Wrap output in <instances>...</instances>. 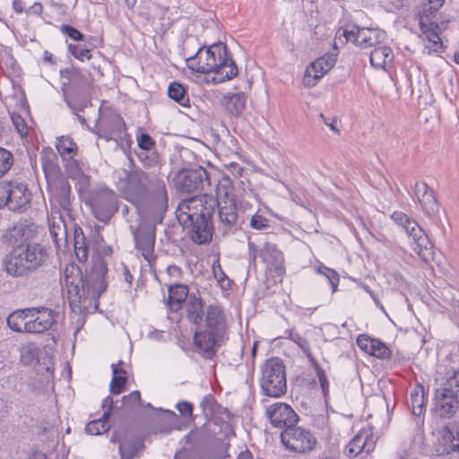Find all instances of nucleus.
<instances>
[{
    "instance_id": "f257e3e1",
    "label": "nucleus",
    "mask_w": 459,
    "mask_h": 459,
    "mask_svg": "<svg viewBox=\"0 0 459 459\" xmlns=\"http://www.w3.org/2000/svg\"><path fill=\"white\" fill-rule=\"evenodd\" d=\"M125 173L126 178L119 181L123 196L134 204L143 216L154 223H161L169 202L165 182L151 178L137 167Z\"/></svg>"
},
{
    "instance_id": "f03ea898",
    "label": "nucleus",
    "mask_w": 459,
    "mask_h": 459,
    "mask_svg": "<svg viewBox=\"0 0 459 459\" xmlns=\"http://www.w3.org/2000/svg\"><path fill=\"white\" fill-rule=\"evenodd\" d=\"M218 205L212 195H195L182 200L176 210L178 222L188 230L191 239L199 245L211 241L212 237V216Z\"/></svg>"
},
{
    "instance_id": "7ed1b4c3",
    "label": "nucleus",
    "mask_w": 459,
    "mask_h": 459,
    "mask_svg": "<svg viewBox=\"0 0 459 459\" xmlns=\"http://www.w3.org/2000/svg\"><path fill=\"white\" fill-rule=\"evenodd\" d=\"M107 262L100 255L93 256L92 266L84 276L77 264H67L64 271V278L70 300H97L107 290Z\"/></svg>"
},
{
    "instance_id": "20e7f679",
    "label": "nucleus",
    "mask_w": 459,
    "mask_h": 459,
    "mask_svg": "<svg viewBox=\"0 0 459 459\" xmlns=\"http://www.w3.org/2000/svg\"><path fill=\"white\" fill-rule=\"evenodd\" d=\"M186 57V66L201 74L213 73L215 82H223L231 80L238 74L236 63L228 57L226 45L217 42L208 48H198V50Z\"/></svg>"
},
{
    "instance_id": "39448f33",
    "label": "nucleus",
    "mask_w": 459,
    "mask_h": 459,
    "mask_svg": "<svg viewBox=\"0 0 459 459\" xmlns=\"http://www.w3.org/2000/svg\"><path fill=\"white\" fill-rule=\"evenodd\" d=\"M48 258V251L41 244L25 242L13 245L3 264L9 276L25 277L44 266Z\"/></svg>"
},
{
    "instance_id": "423d86ee",
    "label": "nucleus",
    "mask_w": 459,
    "mask_h": 459,
    "mask_svg": "<svg viewBox=\"0 0 459 459\" xmlns=\"http://www.w3.org/2000/svg\"><path fill=\"white\" fill-rule=\"evenodd\" d=\"M225 316L223 310L217 305H209L204 313V320L198 324L194 334V343L201 356L212 359L225 333Z\"/></svg>"
},
{
    "instance_id": "0eeeda50",
    "label": "nucleus",
    "mask_w": 459,
    "mask_h": 459,
    "mask_svg": "<svg viewBox=\"0 0 459 459\" xmlns=\"http://www.w3.org/2000/svg\"><path fill=\"white\" fill-rule=\"evenodd\" d=\"M445 0H424L418 12L420 37L429 51L437 52L442 48L438 21Z\"/></svg>"
},
{
    "instance_id": "6e6552de",
    "label": "nucleus",
    "mask_w": 459,
    "mask_h": 459,
    "mask_svg": "<svg viewBox=\"0 0 459 459\" xmlns=\"http://www.w3.org/2000/svg\"><path fill=\"white\" fill-rule=\"evenodd\" d=\"M260 387L263 394L280 398L287 392L286 368L283 361L273 357L261 367Z\"/></svg>"
},
{
    "instance_id": "1a4fd4ad",
    "label": "nucleus",
    "mask_w": 459,
    "mask_h": 459,
    "mask_svg": "<svg viewBox=\"0 0 459 459\" xmlns=\"http://www.w3.org/2000/svg\"><path fill=\"white\" fill-rule=\"evenodd\" d=\"M31 193L26 184L18 181L0 182V208L22 212L30 207Z\"/></svg>"
},
{
    "instance_id": "9d476101",
    "label": "nucleus",
    "mask_w": 459,
    "mask_h": 459,
    "mask_svg": "<svg viewBox=\"0 0 459 459\" xmlns=\"http://www.w3.org/2000/svg\"><path fill=\"white\" fill-rule=\"evenodd\" d=\"M453 370L452 376L446 378L443 387L437 391L436 409L440 417L451 418L459 408V378Z\"/></svg>"
},
{
    "instance_id": "9b49d317",
    "label": "nucleus",
    "mask_w": 459,
    "mask_h": 459,
    "mask_svg": "<svg viewBox=\"0 0 459 459\" xmlns=\"http://www.w3.org/2000/svg\"><path fill=\"white\" fill-rule=\"evenodd\" d=\"M281 440L284 446L296 453L312 451L317 441L310 430L292 425L281 433Z\"/></svg>"
},
{
    "instance_id": "f8f14e48",
    "label": "nucleus",
    "mask_w": 459,
    "mask_h": 459,
    "mask_svg": "<svg viewBox=\"0 0 459 459\" xmlns=\"http://www.w3.org/2000/svg\"><path fill=\"white\" fill-rule=\"evenodd\" d=\"M89 203L95 218L104 223H107L118 210L117 195L109 189L95 193Z\"/></svg>"
},
{
    "instance_id": "ddd939ff",
    "label": "nucleus",
    "mask_w": 459,
    "mask_h": 459,
    "mask_svg": "<svg viewBox=\"0 0 459 459\" xmlns=\"http://www.w3.org/2000/svg\"><path fill=\"white\" fill-rule=\"evenodd\" d=\"M342 34L347 41H351L361 48H375L386 40V33L378 28L353 26L351 30L345 29Z\"/></svg>"
},
{
    "instance_id": "4468645a",
    "label": "nucleus",
    "mask_w": 459,
    "mask_h": 459,
    "mask_svg": "<svg viewBox=\"0 0 459 459\" xmlns=\"http://www.w3.org/2000/svg\"><path fill=\"white\" fill-rule=\"evenodd\" d=\"M204 185H210L209 175L205 169L199 167L194 169L179 171L175 178L177 189L183 193H194L203 190Z\"/></svg>"
},
{
    "instance_id": "2eb2a0df",
    "label": "nucleus",
    "mask_w": 459,
    "mask_h": 459,
    "mask_svg": "<svg viewBox=\"0 0 459 459\" xmlns=\"http://www.w3.org/2000/svg\"><path fill=\"white\" fill-rule=\"evenodd\" d=\"M265 414L274 428L282 429L283 430L296 425L299 421V416L285 403H274L269 405L265 410Z\"/></svg>"
},
{
    "instance_id": "dca6fc26",
    "label": "nucleus",
    "mask_w": 459,
    "mask_h": 459,
    "mask_svg": "<svg viewBox=\"0 0 459 459\" xmlns=\"http://www.w3.org/2000/svg\"><path fill=\"white\" fill-rule=\"evenodd\" d=\"M29 313L28 333H42L51 328L57 316V312L46 307H31Z\"/></svg>"
},
{
    "instance_id": "f3484780",
    "label": "nucleus",
    "mask_w": 459,
    "mask_h": 459,
    "mask_svg": "<svg viewBox=\"0 0 459 459\" xmlns=\"http://www.w3.org/2000/svg\"><path fill=\"white\" fill-rule=\"evenodd\" d=\"M136 248L150 264L156 260L154 255L155 229L149 225L140 226L134 232Z\"/></svg>"
},
{
    "instance_id": "a211bd4d",
    "label": "nucleus",
    "mask_w": 459,
    "mask_h": 459,
    "mask_svg": "<svg viewBox=\"0 0 459 459\" xmlns=\"http://www.w3.org/2000/svg\"><path fill=\"white\" fill-rule=\"evenodd\" d=\"M335 61L333 55H325L312 62L305 71L303 84L306 87L315 86L333 68Z\"/></svg>"
},
{
    "instance_id": "6ab92c4d",
    "label": "nucleus",
    "mask_w": 459,
    "mask_h": 459,
    "mask_svg": "<svg viewBox=\"0 0 459 459\" xmlns=\"http://www.w3.org/2000/svg\"><path fill=\"white\" fill-rule=\"evenodd\" d=\"M50 202L52 205H58L65 212H70L71 186L64 178H57L48 181Z\"/></svg>"
},
{
    "instance_id": "aec40b11",
    "label": "nucleus",
    "mask_w": 459,
    "mask_h": 459,
    "mask_svg": "<svg viewBox=\"0 0 459 459\" xmlns=\"http://www.w3.org/2000/svg\"><path fill=\"white\" fill-rule=\"evenodd\" d=\"M218 214L220 218L221 229L223 234H228L230 231L237 230L238 212L235 201L231 199L224 200L223 202L218 200Z\"/></svg>"
},
{
    "instance_id": "412c9836",
    "label": "nucleus",
    "mask_w": 459,
    "mask_h": 459,
    "mask_svg": "<svg viewBox=\"0 0 459 459\" xmlns=\"http://www.w3.org/2000/svg\"><path fill=\"white\" fill-rule=\"evenodd\" d=\"M375 444L371 434L367 429H361L349 442L344 449V454L350 458L358 456L363 451L367 454L374 450Z\"/></svg>"
},
{
    "instance_id": "4be33fe9",
    "label": "nucleus",
    "mask_w": 459,
    "mask_h": 459,
    "mask_svg": "<svg viewBox=\"0 0 459 459\" xmlns=\"http://www.w3.org/2000/svg\"><path fill=\"white\" fill-rule=\"evenodd\" d=\"M414 193L426 214L432 216L437 212V201L434 192L425 182H417L414 186Z\"/></svg>"
},
{
    "instance_id": "5701e85b",
    "label": "nucleus",
    "mask_w": 459,
    "mask_h": 459,
    "mask_svg": "<svg viewBox=\"0 0 459 459\" xmlns=\"http://www.w3.org/2000/svg\"><path fill=\"white\" fill-rule=\"evenodd\" d=\"M259 256L267 266L281 273L283 270L284 257L276 244L266 242L259 250Z\"/></svg>"
},
{
    "instance_id": "b1692460",
    "label": "nucleus",
    "mask_w": 459,
    "mask_h": 459,
    "mask_svg": "<svg viewBox=\"0 0 459 459\" xmlns=\"http://www.w3.org/2000/svg\"><path fill=\"white\" fill-rule=\"evenodd\" d=\"M459 450V429L456 426H446L442 430V439L437 448V455L444 456Z\"/></svg>"
},
{
    "instance_id": "393cba45",
    "label": "nucleus",
    "mask_w": 459,
    "mask_h": 459,
    "mask_svg": "<svg viewBox=\"0 0 459 459\" xmlns=\"http://www.w3.org/2000/svg\"><path fill=\"white\" fill-rule=\"evenodd\" d=\"M63 73H65L70 80V86L67 91L77 89L78 91H89L92 82L90 73L76 68H69Z\"/></svg>"
},
{
    "instance_id": "a878e982",
    "label": "nucleus",
    "mask_w": 459,
    "mask_h": 459,
    "mask_svg": "<svg viewBox=\"0 0 459 459\" xmlns=\"http://www.w3.org/2000/svg\"><path fill=\"white\" fill-rule=\"evenodd\" d=\"M168 292L167 305L170 311H178L182 307V304L186 302L189 298L188 287L185 284H171Z\"/></svg>"
},
{
    "instance_id": "bb28decb",
    "label": "nucleus",
    "mask_w": 459,
    "mask_h": 459,
    "mask_svg": "<svg viewBox=\"0 0 459 459\" xmlns=\"http://www.w3.org/2000/svg\"><path fill=\"white\" fill-rule=\"evenodd\" d=\"M394 55L390 47L384 43L373 48L370 52V64L376 68L385 69V67L392 64Z\"/></svg>"
},
{
    "instance_id": "cd10ccee",
    "label": "nucleus",
    "mask_w": 459,
    "mask_h": 459,
    "mask_svg": "<svg viewBox=\"0 0 459 459\" xmlns=\"http://www.w3.org/2000/svg\"><path fill=\"white\" fill-rule=\"evenodd\" d=\"M36 227L33 223L19 222L13 226L10 232L13 245L25 242H32L36 235Z\"/></svg>"
},
{
    "instance_id": "c85d7f7f",
    "label": "nucleus",
    "mask_w": 459,
    "mask_h": 459,
    "mask_svg": "<svg viewBox=\"0 0 459 459\" xmlns=\"http://www.w3.org/2000/svg\"><path fill=\"white\" fill-rule=\"evenodd\" d=\"M33 309H30V307L18 309L13 311L7 317V325L8 326L16 333H27L28 329H26L29 322V313L33 312Z\"/></svg>"
},
{
    "instance_id": "c756f323",
    "label": "nucleus",
    "mask_w": 459,
    "mask_h": 459,
    "mask_svg": "<svg viewBox=\"0 0 459 459\" xmlns=\"http://www.w3.org/2000/svg\"><path fill=\"white\" fill-rule=\"evenodd\" d=\"M64 96L66 104L73 112L83 111L85 108L91 105L89 91H78L77 89H74L65 91Z\"/></svg>"
},
{
    "instance_id": "7c9ffc66",
    "label": "nucleus",
    "mask_w": 459,
    "mask_h": 459,
    "mask_svg": "<svg viewBox=\"0 0 459 459\" xmlns=\"http://www.w3.org/2000/svg\"><path fill=\"white\" fill-rule=\"evenodd\" d=\"M246 96L243 92L230 93L221 99V104L232 116H239L246 107Z\"/></svg>"
},
{
    "instance_id": "2f4dec72",
    "label": "nucleus",
    "mask_w": 459,
    "mask_h": 459,
    "mask_svg": "<svg viewBox=\"0 0 459 459\" xmlns=\"http://www.w3.org/2000/svg\"><path fill=\"white\" fill-rule=\"evenodd\" d=\"M391 218L395 223L402 226L412 239L425 234L414 220L402 212H394Z\"/></svg>"
},
{
    "instance_id": "473e14b6",
    "label": "nucleus",
    "mask_w": 459,
    "mask_h": 459,
    "mask_svg": "<svg viewBox=\"0 0 459 459\" xmlns=\"http://www.w3.org/2000/svg\"><path fill=\"white\" fill-rule=\"evenodd\" d=\"M186 311L187 319L195 326L202 323L204 314V305L201 299L195 295L189 296L186 302Z\"/></svg>"
},
{
    "instance_id": "72a5a7b5",
    "label": "nucleus",
    "mask_w": 459,
    "mask_h": 459,
    "mask_svg": "<svg viewBox=\"0 0 459 459\" xmlns=\"http://www.w3.org/2000/svg\"><path fill=\"white\" fill-rule=\"evenodd\" d=\"M411 247L424 262L428 263L433 259V247L426 234L413 238Z\"/></svg>"
},
{
    "instance_id": "f704fd0d",
    "label": "nucleus",
    "mask_w": 459,
    "mask_h": 459,
    "mask_svg": "<svg viewBox=\"0 0 459 459\" xmlns=\"http://www.w3.org/2000/svg\"><path fill=\"white\" fill-rule=\"evenodd\" d=\"M49 231L57 243L58 239L66 238V225L64 221V216L59 212H52L48 218Z\"/></svg>"
},
{
    "instance_id": "c9c22d12",
    "label": "nucleus",
    "mask_w": 459,
    "mask_h": 459,
    "mask_svg": "<svg viewBox=\"0 0 459 459\" xmlns=\"http://www.w3.org/2000/svg\"><path fill=\"white\" fill-rule=\"evenodd\" d=\"M74 246L76 258L81 263L88 260V246L82 228L74 227Z\"/></svg>"
},
{
    "instance_id": "e433bc0d",
    "label": "nucleus",
    "mask_w": 459,
    "mask_h": 459,
    "mask_svg": "<svg viewBox=\"0 0 459 459\" xmlns=\"http://www.w3.org/2000/svg\"><path fill=\"white\" fill-rule=\"evenodd\" d=\"M56 147L64 160H72L78 152V147L70 136L57 138Z\"/></svg>"
},
{
    "instance_id": "4c0bfd02",
    "label": "nucleus",
    "mask_w": 459,
    "mask_h": 459,
    "mask_svg": "<svg viewBox=\"0 0 459 459\" xmlns=\"http://www.w3.org/2000/svg\"><path fill=\"white\" fill-rule=\"evenodd\" d=\"M168 95L170 99H172L181 106H189V98L186 93L184 86L179 82H173L169 85Z\"/></svg>"
},
{
    "instance_id": "58836bf2",
    "label": "nucleus",
    "mask_w": 459,
    "mask_h": 459,
    "mask_svg": "<svg viewBox=\"0 0 459 459\" xmlns=\"http://www.w3.org/2000/svg\"><path fill=\"white\" fill-rule=\"evenodd\" d=\"M411 406L413 415L420 416L425 410V397L422 386L413 390L410 395Z\"/></svg>"
},
{
    "instance_id": "ea45409f",
    "label": "nucleus",
    "mask_w": 459,
    "mask_h": 459,
    "mask_svg": "<svg viewBox=\"0 0 459 459\" xmlns=\"http://www.w3.org/2000/svg\"><path fill=\"white\" fill-rule=\"evenodd\" d=\"M111 368L113 376L109 385V390L113 394H119L124 391L127 377L126 376L118 375L117 365H112Z\"/></svg>"
},
{
    "instance_id": "a19ab883",
    "label": "nucleus",
    "mask_w": 459,
    "mask_h": 459,
    "mask_svg": "<svg viewBox=\"0 0 459 459\" xmlns=\"http://www.w3.org/2000/svg\"><path fill=\"white\" fill-rule=\"evenodd\" d=\"M108 420H104L103 416L100 419L91 420L85 427L86 433L90 435H100L108 432L110 429Z\"/></svg>"
},
{
    "instance_id": "79ce46f5",
    "label": "nucleus",
    "mask_w": 459,
    "mask_h": 459,
    "mask_svg": "<svg viewBox=\"0 0 459 459\" xmlns=\"http://www.w3.org/2000/svg\"><path fill=\"white\" fill-rule=\"evenodd\" d=\"M110 122L112 123V126H113V129L110 131V132H107L106 130L103 129V121L100 122V133H99V135L100 137H103L105 138L107 141H110L114 138V134L118 132L120 133L121 130H122V127L124 126V122H123V119L121 117L119 116H113L111 117L110 118Z\"/></svg>"
},
{
    "instance_id": "37998d69",
    "label": "nucleus",
    "mask_w": 459,
    "mask_h": 459,
    "mask_svg": "<svg viewBox=\"0 0 459 459\" xmlns=\"http://www.w3.org/2000/svg\"><path fill=\"white\" fill-rule=\"evenodd\" d=\"M378 359H387L391 356L389 348L382 342L377 339L369 341V353Z\"/></svg>"
},
{
    "instance_id": "c03bdc74",
    "label": "nucleus",
    "mask_w": 459,
    "mask_h": 459,
    "mask_svg": "<svg viewBox=\"0 0 459 459\" xmlns=\"http://www.w3.org/2000/svg\"><path fill=\"white\" fill-rule=\"evenodd\" d=\"M198 39L195 36H186L182 43V55L185 59L186 57H191L190 56H194V54L198 50V48H202Z\"/></svg>"
},
{
    "instance_id": "a18cd8bd",
    "label": "nucleus",
    "mask_w": 459,
    "mask_h": 459,
    "mask_svg": "<svg viewBox=\"0 0 459 459\" xmlns=\"http://www.w3.org/2000/svg\"><path fill=\"white\" fill-rule=\"evenodd\" d=\"M138 158L146 168H155L160 164V156L158 152L153 150L151 152L141 151V152L138 153Z\"/></svg>"
},
{
    "instance_id": "49530a36",
    "label": "nucleus",
    "mask_w": 459,
    "mask_h": 459,
    "mask_svg": "<svg viewBox=\"0 0 459 459\" xmlns=\"http://www.w3.org/2000/svg\"><path fill=\"white\" fill-rule=\"evenodd\" d=\"M13 165V153L0 147V178L4 177Z\"/></svg>"
},
{
    "instance_id": "de8ad7c7",
    "label": "nucleus",
    "mask_w": 459,
    "mask_h": 459,
    "mask_svg": "<svg viewBox=\"0 0 459 459\" xmlns=\"http://www.w3.org/2000/svg\"><path fill=\"white\" fill-rule=\"evenodd\" d=\"M200 407L202 408L205 418L209 419L217 411L219 405L214 397L211 394H208L203 398L200 403Z\"/></svg>"
},
{
    "instance_id": "09e8293b",
    "label": "nucleus",
    "mask_w": 459,
    "mask_h": 459,
    "mask_svg": "<svg viewBox=\"0 0 459 459\" xmlns=\"http://www.w3.org/2000/svg\"><path fill=\"white\" fill-rule=\"evenodd\" d=\"M289 338L301 349V351L304 352V354L311 361L314 360L313 355L310 351L309 344L305 338H303L299 333H294L293 331L290 332Z\"/></svg>"
},
{
    "instance_id": "8fccbe9b",
    "label": "nucleus",
    "mask_w": 459,
    "mask_h": 459,
    "mask_svg": "<svg viewBox=\"0 0 459 459\" xmlns=\"http://www.w3.org/2000/svg\"><path fill=\"white\" fill-rule=\"evenodd\" d=\"M317 272L320 274L325 275L328 279V281L332 286V291L335 292L337 290L339 281H340V276H339L338 273L335 270L330 269L325 265L319 266L317 269Z\"/></svg>"
},
{
    "instance_id": "3c124183",
    "label": "nucleus",
    "mask_w": 459,
    "mask_h": 459,
    "mask_svg": "<svg viewBox=\"0 0 459 459\" xmlns=\"http://www.w3.org/2000/svg\"><path fill=\"white\" fill-rule=\"evenodd\" d=\"M68 50L72 56H74L75 58L81 61L90 60L91 58V50L80 45L69 44Z\"/></svg>"
},
{
    "instance_id": "603ef678",
    "label": "nucleus",
    "mask_w": 459,
    "mask_h": 459,
    "mask_svg": "<svg viewBox=\"0 0 459 459\" xmlns=\"http://www.w3.org/2000/svg\"><path fill=\"white\" fill-rule=\"evenodd\" d=\"M159 10V6L150 3L140 7L139 15L147 22L155 20V13Z\"/></svg>"
},
{
    "instance_id": "864d4df0",
    "label": "nucleus",
    "mask_w": 459,
    "mask_h": 459,
    "mask_svg": "<svg viewBox=\"0 0 459 459\" xmlns=\"http://www.w3.org/2000/svg\"><path fill=\"white\" fill-rule=\"evenodd\" d=\"M11 119L19 134L21 136H26L28 134V126L23 117L21 115L13 112L11 115Z\"/></svg>"
},
{
    "instance_id": "5fc2aeb1",
    "label": "nucleus",
    "mask_w": 459,
    "mask_h": 459,
    "mask_svg": "<svg viewBox=\"0 0 459 459\" xmlns=\"http://www.w3.org/2000/svg\"><path fill=\"white\" fill-rule=\"evenodd\" d=\"M137 143L142 151L151 152L155 146V141L146 133H141L137 136Z\"/></svg>"
},
{
    "instance_id": "6e6d98bb",
    "label": "nucleus",
    "mask_w": 459,
    "mask_h": 459,
    "mask_svg": "<svg viewBox=\"0 0 459 459\" xmlns=\"http://www.w3.org/2000/svg\"><path fill=\"white\" fill-rule=\"evenodd\" d=\"M60 30L74 40L82 41L84 39V35L76 28L69 24H62L60 27Z\"/></svg>"
},
{
    "instance_id": "4d7b16f0",
    "label": "nucleus",
    "mask_w": 459,
    "mask_h": 459,
    "mask_svg": "<svg viewBox=\"0 0 459 459\" xmlns=\"http://www.w3.org/2000/svg\"><path fill=\"white\" fill-rule=\"evenodd\" d=\"M118 449L121 459H133L137 452L135 444L126 445V443H120Z\"/></svg>"
},
{
    "instance_id": "13d9d810",
    "label": "nucleus",
    "mask_w": 459,
    "mask_h": 459,
    "mask_svg": "<svg viewBox=\"0 0 459 459\" xmlns=\"http://www.w3.org/2000/svg\"><path fill=\"white\" fill-rule=\"evenodd\" d=\"M250 227L258 230H266L269 228V221L265 217L255 213L251 217Z\"/></svg>"
},
{
    "instance_id": "bf43d9fd",
    "label": "nucleus",
    "mask_w": 459,
    "mask_h": 459,
    "mask_svg": "<svg viewBox=\"0 0 459 459\" xmlns=\"http://www.w3.org/2000/svg\"><path fill=\"white\" fill-rule=\"evenodd\" d=\"M177 409L180 412V414L184 417H188L189 419H193V410L194 406L191 403L186 401H181L178 403Z\"/></svg>"
},
{
    "instance_id": "052dcab7",
    "label": "nucleus",
    "mask_w": 459,
    "mask_h": 459,
    "mask_svg": "<svg viewBox=\"0 0 459 459\" xmlns=\"http://www.w3.org/2000/svg\"><path fill=\"white\" fill-rule=\"evenodd\" d=\"M113 399L111 396H107L102 402V407L105 409L103 412V419L108 420L111 415V411L113 408Z\"/></svg>"
},
{
    "instance_id": "680f3d73",
    "label": "nucleus",
    "mask_w": 459,
    "mask_h": 459,
    "mask_svg": "<svg viewBox=\"0 0 459 459\" xmlns=\"http://www.w3.org/2000/svg\"><path fill=\"white\" fill-rule=\"evenodd\" d=\"M123 400L126 404H128L130 406L139 403L141 402L140 392L133 391L128 395L124 396Z\"/></svg>"
},
{
    "instance_id": "e2e57ef3",
    "label": "nucleus",
    "mask_w": 459,
    "mask_h": 459,
    "mask_svg": "<svg viewBox=\"0 0 459 459\" xmlns=\"http://www.w3.org/2000/svg\"><path fill=\"white\" fill-rule=\"evenodd\" d=\"M319 117H320V118L323 120V122H324L327 126H329V127H330V129H331L333 132H334V133H336V134H339V133H340V129H339V128H338V126H337V118H335V117H334V118H332V119H331V121H330V120H329V118L325 117L324 116V114H323V113H320V114H319Z\"/></svg>"
},
{
    "instance_id": "0e129e2a",
    "label": "nucleus",
    "mask_w": 459,
    "mask_h": 459,
    "mask_svg": "<svg viewBox=\"0 0 459 459\" xmlns=\"http://www.w3.org/2000/svg\"><path fill=\"white\" fill-rule=\"evenodd\" d=\"M247 247H248V258H249V262L252 263V264H255V260H256V257L259 255V251L256 248V245L254 242L250 241V240L247 243Z\"/></svg>"
},
{
    "instance_id": "69168bd1",
    "label": "nucleus",
    "mask_w": 459,
    "mask_h": 459,
    "mask_svg": "<svg viewBox=\"0 0 459 459\" xmlns=\"http://www.w3.org/2000/svg\"><path fill=\"white\" fill-rule=\"evenodd\" d=\"M212 271L214 277L218 280L219 282H222L224 279L227 278L226 274L222 271L219 262L213 263Z\"/></svg>"
},
{
    "instance_id": "338daca9",
    "label": "nucleus",
    "mask_w": 459,
    "mask_h": 459,
    "mask_svg": "<svg viewBox=\"0 0 459 459\" xmlns=\"http://www.w3.org/2000/svg\"><path fill=\"white\" fill-rule=\"evenodd\" d=\"M317 377H318L321 387H322L324 393L325 394L329 387V382H328V379H327L323 369L319 368L317 370Z\"/></svg>"
},
{
    "instance_id": "774afa93",
    "label": "nucleus",
    "mask_w": 459,
    "mask_h": 459,
    "mask_svg": "<svg viewBox=\"0 0 459 459\" xmlns=\"http://www.w3.org/2000/svg\"><path fill=\"white\" fill-rule=\"evenodd\" d=\"M167 273L169 276L179 278L182 274V270L178 265L171 264L168 266Z\"/></svg>"
}]
</instances>
